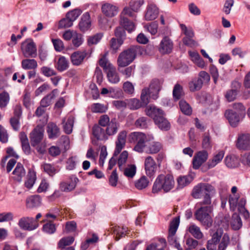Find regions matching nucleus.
<instances>
[{
  "instance_id": "nucleus-21",
  "label": "nucleus",
  "mask_w": 250,
  "mask_h": 250,
  "mask_svg": "<svg viewBox=\"0 0 250 250\" xmlns=\"http://www.w3.org/2000/svg\"><path fill=\"white\" fill-rule=\"evenodd\" d=\"M42 199L39 195H33L28 197L26 199V206L28 208H36L42 204Z\"/></svg>"
},
{
  "instance_id": "nucleus-61",
  "label": "nucleus",
  "mask_w": 250,
  "mask_h": 250,
  "mask_svg": "<svg viewBox=\"0 0 250 250\" xmlns=\"http://www.w3.org/2000/svg\"><path fill=\"white\" fill-rule=\"evenodd\" d=\"M42 229L44 231L49 234L54 233L56 229L55 225L50 222L45 224Z\"/></svg>"
},
{
  "instance_id": "nucleus-10",
  "label": "nucleus",
  "mask_w": 250,
  "mask_h": 250,
  "mask_svg": "<svg viewBox=\"0 0 250 250\" xmlns=\"http://www.w3.org/2000/svg\"><path fill=\"white\" fill-rule=\"evenodd\" d=\"M208 158V153L206 150H202L197 152L192 160L193 168L198 169L205 163Z\"/></svg>"
},
{
  "instance_id": "nucleus-25",
  "label": "nucleus",
  "mask_w": 250,
  "mask_h": 250,
  "mask_svg": "<svg viewBox=\"0 0 250 250\" xmlns=\"http://www.w3.org/2000/svg\"><path fill=\"white\" fill-rule=\"evenodd\" d=\"M107 71V77L111 83H117L120 81V77L113 65L109 66V70Z\"/></svg>"
},
{
  "instance_id": "nucleus-60",
  "label": "nucleus",
  "mask_w": 250,
  "mask_h": 250,
  "mask_svg": "<svg viewBox=\"0 0 250 250\" xmlns=\"http://www.w3.org/2000/svg\"><path fill=\"white\" fill-rule=\"evenodd\" d=\"M73 25L72 20L68 19L66 16L62 19L59 23V28H65L71 27Z\"/></svg>"
},
{
  "instance_id": "nucleus-63",
  "label": "nucleus",
  "mask_w": 250,
  "mask_h": 250,
  "mask_svg": "<svg viewBox=\"0 0 250 250\" xmlns=\"http://www.w3.org/2000/svg\"><path fill=\"white\" fill-rule=\"evenodd\" d=\"M83 42V39L81 34L75 33L72 38V43L76 47L80 46Z\"/></svg>"
},
{
  "instance_id": "nucleus-16",
  "label": "nucleus",
  "mask_w": 250,
  "mask_h": 250,
  "mask_svg": "<svg viewBox=\"0 0 250 250\" xmlns=\"http://www.w3.org/2000/svg\"><path fill=\"white\" fill-rule=\"evenodd\" d=\"M156 164L151 156L147 157L145 161V168L146 175L151 177L153 176L156 170Z\"/></svg>"
},
{
  "instance_id": "nucleus-50",
  "label": "nucleus",
  "mask_w": 250,
  "mask_h": 250,
  "mask_svg": "<svg viewBox=\"0 0 250 250\" xmlns=\"http://www.w3.org/2000/svg\"><path fill=\"white\" fill-rule=\"evenodd\" d=\"M107 109L106 106L100 103H95L91 106V110L93 113H104Z\"/></svg>"
},
{
  "instance_id": "nucleus-24",
  "label": "nucleus",
  "mask_w": 250,
  "mask_h": 250,
  "mask_svg": "<svg viewBox=\"0 0 250 250\" xmlns=\"http://www.w3.org/2000/svg\"><path fill=\"white\" fill-rule=\"evenodd\" d=\"M92 134L98 140H106L108 139L105 130L98 125H95L93 126Z\"/></svg>"
},
{
  "instance_id": "nucleus-8",
  "label": "nucleus",
  "mask_w": 250,
  "mask_h": 250,
  "mask_svg": "<svg viewBox=\"0 0 250 250\" xmlns=\"http://www.w3.org/2000/svg\"><path fill=\"white\" fill-rule=\"evenodd\" d=\"M18 225L23 230L31 231L37 229L39 224L38 221L32 217H23L19 220Z\"/></svg>"
},
{
  "instance_id": "nucleus-31",
  "label": "nucleus",
  "mask_w": 250,
  "mask_h": 250,
  "mask_svg": "<svg viewBox=\"0 0 250 250\" xmlns=\"http://www.w3.org/2000/svg\"><path fill=\"white\" fill-rule=\"evenodd\" d=\"M21 67L25 70H35L38 66L37 61L34 59H26L21 61Z\"/></svg>"
},
{
  "instance_id": "nucleus-47",
  "label": "nucleus",
  "mask_w": 250,
  "mask_h": 250,
  "mask_svg": "<svg viewBox=\"0 0 250 250\" xmlns=\"http://www.w3.org/2000/svg\"><path fill=\"white\" fill-rule=\"evenodd\" d=\"M128 158V152L126 150H124L120 154L117 162V164L120 170H123L124 167L126 162Z\"/></svg>"
},
{
  "instance_id": "nucleus-17",
  "label": "nucleus",
  "mask_w": 250,
  "mask_h": 250,
  "mask_svg": "<svg viewBox=\"0 0 250 250\" xmlns=\"http://www.w3.org/2000/svg\"><path fill=\"white\" fill-rule=\"evenodd\" d=\"M163 81L157 79L152 80L149 84V89L152 93V98L155 100L158 97L159 91L161 90Z\"/></svg>"
},
{
  "instance_id": "nucleus-55",
  "label": "nucleus",
  "mask_w": 250,
  "mask_h": 250,
  "mask_svg": "<svg viewBox=\"0 0 250 250\" xmlns=\"http://www.w3.org/2000/svg\"><path fill=\"white\" fill-rule=\"evenodd\" d=\"M74 124V119L72 117L68 118L66 122L63 125V130L66 134H70L72 131Z\"/></svg>"
},
{
  "instance_id": "nucleus-12",
  "label": "nucleus",
  "mask_w": 250,
  "mask_h": 250,
  "mask_svg": "<svg viewBox=\"0 0 250 250\" xmlns=\"http://www.w3.org/2000/svg\"><path fill=\"white\" fill-rule=\"evenodd\" d=\"M126 134L127 133L125 131H122L118 134L117 140L116 141V148L114 152V156H117L125 147Z\"/></svg>"
},
{
  "instance_id": "nucleus-28",
  "label": "nucleus",
  "mask_w": 250,
  "mask_h": 250,
  "mask_svg": "<svg viewBox=\"0 0 250 250\" xmlns=\"http://www.w3.org/2000/svg\"><path fill=\"white\" fill-rule=\"evenodd\" d=\"M225 164L229 168L237 167L239 165L238 158L234 155H230L226 157L225 159Z\"/></svg>"
},
{
  "instance_id": "nucleus-37",
  "label": "nucleus",
  "mask_w": 250,
  "mask_h": 250,
  "mask_svg": "<svg viewBox=\"0 0 250 250\" xmlns=\"http://www.w3.org/2000/svg\"><path fill=\"white\" fill-rule=\"evenodd\" d=\"M112 230L116 235V240H119L120 238L125 237L127 234V228L125 227L121 228L119 226H115L112 228Z\"/></svg>"
},
{
  "instance_id": "nucleus-35",
  "label": "nucleus",
  "mask_w": 250,
  "mask_h": 250,
  "mask_svg": "<svg viewBox=\"0 0 250 250\" xmlns=\"http://www.w3.org/2000/svg\"><path fill=\"white\" fill-rule=\"evenodd\" d=\"M190 233L196 239H201L203 237V234L201 232L200 228L196 225H190L188 228Z\"/></svg>"
},
{
  "instance_id": "nucleus-36",
  "label": "nucleus",
  "mask_w": 250,
  "mask_h": 250,
  "mask_svg": "<svg viewBox=\"0 0 250 250\" xmlns=\"http://www.w3.org/2000/svg\"><path fill=\"white\" fill-rule=\"evenodd\" d=\"M69 67L68 61L63 56L59 58L56 68L60 72L66 70Z\"/></svg>"
},
{
  "instance_id": "nucleus-54",
  "label": "nucleus",
  "mask_w": 250,
  "mask_h": 250,
  "mask_svg": "<svg viewBox=\"0 0 250 250\" xmlns=\"http://www.w3.org/2000/svg\"><path fill=\"white\" fill-rule=\"evenodd\" d=\"M10 100L9 94L5 91L0 93V107H5L8 104Z\"/></svg>"
},
{
  "instance_id": "nucleus-30",
  "label": "nucleus",
  "mask_w": 250,
  "mask_h": 250,
  "mask_svg": "<svg viewBox=\"0 0 250 250\" xmlns=\"http://www.w3.org/2000/svg\"><path fill=\"white\" fill-rule=\"evenodd\" d=\"M119 125L115 119H112L110 123L106 126L105 130L107 136H112L115 134L118 131Z\"/></svg>"
},
{
  "instance_id": "nucleus-40",
  "label": "nucleus",
  "mask_w": 250,
  "mask_h": 250,
  "mask_svg": "<svg viewBox=\"0 0 250 250\" xmlns=\"http://www.w3.org/2000/svg\"><path fill=\"white\" fill-rule=\"evenodd\" d=\"M152 97V93L149 88L143 89L141 95V100L144 105H146L149 103V98Z\"/></svg>"
},
{
  "instance_id": "nucleus-22",
  "label": "nucleus",
  "mask_w": 250,
  "mask_h": 250,
  "mask_svg": "<svg viewBox=\"0 0 250 250\" xmlns=\"http://www.w3.org/2000/svg\"><path fill=\"white\" fill-rule=\"evenodd\" d=\"M91 25L90 16L88 12L84 13L81 17L79 27L82 32H85L90 29Z\"/></svg>"
},
{
  "instance_id": "nucleus-57",
  "label": "nucleus",
  "mask_w": 250,
  "mask_h": 250,
  "mask_svg": "<svg viewBox=\"0 0 250 250\" xmlns=\"http://www.w3.org/2000/svg\"><path fill=\"white\" fill-rule=\"evenodd\" d=\"M237 94L234 90L229 89L226 91L225 97L228 102H231L236 99Z\"/></svg>"
},
{
  "instance_id": "nucleus-51",
  "label": "nucleus",
  "mask_w": 250,
  "mask_h": 250,
  "mask_svg": "<svg viewBox=\"0 0 250 250\" xmlns=\"http://www.w3.org/2000/svg\"><path fill=\"white\" fill-rule=\"evenodd\" d=\"M180 223L179 217H175L170 222L169 228V233L175 235Z\"/></svg>"
},
{
  "instance_id": "nucleus-1",
  "label": "nucleus",
  "mask_w": 250,
  "mask_h": 250,
  "mask_svg": "<svg viewBox=\"0 0 250 250\" xmlns=\"http://www.w3.org/2000/svg\"><path fill=\"white\" fill-rule=\"evenodd\" d=\"M174 178L172 175L160 174L154 182L152 192L154 194L158 193L162 190L165 192H167L174 188Z\"/></svg>"
},
{
  "instance_id": "nucleus-59",
  "label": "nucleus",
  "mask_w": 250,
  "mask_h": 250,
  "mask_svg": "<svg viewBox=\"0 0 250 250\" xmlns=\"http://www.w3.org/2000/svg\"><path fill=\"white\" fill-rule=\"evenodd\" d=\"M42 73L46 77L55 76L57 74L56 72L53 68L48 66H43L41 69Z\"/></svg>"
},
{
  "instance_id": "nucleus-43",
  "label": "nucleus",
  "mask_w": 250,
  "mask_h": 250,
  "mask_svg": "<svg viewBox=\"0 0 250 250\" xmlns=\"http://www.w3.org/2000/svg\"><path fill=\"white\" fill-rule=\"evenodd\" d=\"M74 241V238L68 236L62 238L58 244V248H65L66 246L71 245Z\"/></svg>"
},
{
  "instance_id": "nucleus-58",
  "label": "nucleus",
  "mask_w": 250,
  "mask_h": 250,
  "mask_svg": "<svg viewBox=\"0 0 250 250\" xmlns=\"http://www.w3.org/2000/svg\"><path fill=\"white\" fill-rule=\"evenodd\" d=\"M77 157L72 156L69 157L66 161V168L67 170H71L74 169L76 166Z\"/></svg>"
},
{
  "instance_id": "nucleus-34",
  "label": "nucleus",
  "mask_w": 250,
  "mask_h": 250,
  "mask_svg": "<svg viewBox=\"0 0 250 250\" xmlns=\"http://www.w3.org/2000/svg\"><path fill=\"white\" fill-rule=\"evenodd\" d=\"M231 227L235 230H239L242 226V222L239 215L236 213H233L230 222Z\"/></svg>"
},
{
  "instance_id": "nucleus-39",
  "label": "nucleus",
  "mask_w": 250,
  "mask_h": 250,
  "mask_svg": "<svg viewBox=\"0 0 250 250\" xmlns=\"http://www.w3.org/2000/svg\"><path fill=\"white\" fill-rule=\"evenodd\" d=\"M56 90V89H54L50 93L42 99L40 102L41 106L46 107L51 104L52 100L55 98V92Z\"/></svg>"
},
{
  "instance_id": "nucleus-33",
  "label": "nucleus",
  "mask_w": 250,
  "mask_h": 250,
  "mask_svg": "<svg viewBox=\"0 0 250 250\" xmlns=\"http://www.w3.org/2000/svg\"><path fill=\"white\" fill-rule=\"evenodd\" d=\"M172 95L175 101H178L182 98L185 95L182 86L177 83L173 87Z\"/></svg>"
},
{
  "instance_id": "nucleus-7",
  "label": "nucleus",
  "mask_w": 250,
  "mask_h": 250,
  "mask_svg": "<svg viewBox=\"0 0 250 250\" xmlns=\"http://www.w3.org/2000/svg\"><path fill=\"white\" fill-rule=\"evenodd\" d=\"M214 191L213 187L206 183H199L195 186L192 191L191 195L195 199H199L206 192H212Z\"/></svg>"
},
{
  "instance_id": "nucleus-5",
  "label": "nucleus",
  "mask_w": 250,
  "mask_h": 250,
  "mask_svg": "<svg viewBox=\"0 0 250 250\" xmlns=\"http://www.w3.org/2000/svg\"><path fill=\"white\" fill-rule=\"evenodd\" d=\"M146 139L145 134L141 132H133L130 135V141L137 143L134 149L138 152H143L144 148L146 149Z\"/></svg>"
},
{
  "instance_id": "nucleus-49",
  "label": "nucleus",
  "mask_w": 250,
  "mask_h": 250,
  "mask_svg": "<svg viewBox=\"0 0 250 250\" xmlns=\"http://www.w3.org/2000/svg\"><path fill=\"white\" fill-rule=\"evenodd\" d=\"M179 106L181 111L187 115H190L192 113V109L188 104L184 100L179 102Z\"/></svg>"
},
{
  "instance_id": "nucleus-14",
  "label": "nucleus",
  "mask_w": 250,
  "mask_h": 250,
  "mask_svg": "<svg viewBox=\"0 0 250 250\" xmlns=\"http://www.w3.org/2000/svg\"><path fill=\"white\" fill-rule=\"evenodd\" d=\"M87 55L88 52L86 50L75 51L71 55V62L73 65L79 66L83 62Z\"/></svg>"
},
{
  "instance_id": "nucleus-42",
  "label": "nucleus",
  "mask_w": 250,
  "mask_h": 250,
  "mask_svg": "<svg viewBox=\"0 0 250 250\" xmlns=\"http://www.w3.org/2000/svg\"><path fill=\"white\" fill-rule=\"evenodd\" d=\"M124 174L127 177L133 178L136 172V167L135 165H129L127 167H125L123 170Z\"/></svg>"
},
{
  "instance_id": "nucleus-6",
  "label": "nucleus",
  "mask_w": 250,
  "mask_h": 250,
  "mask_svg": "<svg viewBox=\"0 0 250 250\" xmlns=\"http://www.w3.org/2000/svg\"><path fill=\"white\" fill-rule=\"evenodd\" d=\"M21 50L25 58H35L37 56L36 44L31 39H27L22 42Z\"/></svg>"
},
{
  "instance_id": "nucleus-9",
  "label": "nucleus",
  "mask_w": 250,
  "mask_h": 250,
  "mask_svg": "<svg viewBox=\"0 0 250 250\" xmlns=\"http://www.w3.org/2000/svg\"><path fill=\"white\" fill-rule=\"evenodd\" d=\"M236 147L240 150H250V134L240 135L236 141Z\"/></svg>"
},
{
  "instance_id": "nucleus-19",
  "label": "nucleus",
  "mask_w": 250,
  "mask_h": 250,
  "mask_svg": "<svg viewBox=\"0 0 250 250\" xmlns=\"http://www.w3.org/2000/svg\"><path fill=\"white\" fill-rule=\"evenodd\" d=\"M225 115L232 127L236 126L240 121V113L234 110H228L225 112Z\"/></svg>"
},
{
  "instance_id": "nucleus-56",
  "label": "nucleus",
  "mask_w": 250,
  "mask_h": 250,
  "mask_svg": "<svg viewBox=\"0 0 250 250\" xmlns=\"http://www.w3.org/2000/svg\"><path fill=\"white\" fill-rule=\"evenodd\" d=\"M144 0H131L129 2V6L133 11L136 12L144 4Z\"/></svg>"
},
{
  "instance_id": "nucleus-13",
  "label": "nucleus",
  "mask_w": 250,
  "mask_h": 250,
  "mask_svg": "<svg viewBox=\"0 0 250 250\" xmlns=\"http://www.w3.org/2000/svg\"><path fill=\"white\" fill-rule=\"evenodd\" d=\"M173 42L167 36H165L160 42L159 51L162 54H169L173 48Z\"/></svg>"
},
{
  "instance_id": "nucleus-29",
  "label": "nucleus",
  "mask_w": 250,
  "mask_h": 250,
  "mask_svg": "<svg viewBox=\"0 0 250 250\" xmlns=\"http://www.w3.org/2000/svg\"><path fill=\"white\" fill-rule=\"evenodd\" d=\"M225 152L224 151L221 150L218 152L217 154L215 155L211 160H210L207 163L208 168L214 167L217 164L220 163L223 159L224 156Z\"/></svg>"
},
{
  "instance_id": "nucleus-26",
  "label": "nucleus",
  "mask_w": 250,
  "mask_h": 250,
  "mask_svg": "<svg viewBox=\"0 0 250 250\" xmlns=\"http://www.w3.org/2000/svg\"><path fill=\"white\" fill-rule=\"evenodd\" d=\"M47 132L50 139L58 138L60 134V129L56 124L49 123L47 126Z\"/></svg>"
},
{
  "instance_id": "nucleus-11",
  "label": "nucleus",
  "mask_w": 250,
  "mask_h": 250,
  "mask_svg": "<svg viewBox=\"0 0 250 250\" xmlns=\"http://www.w3.org/2000/svg\"><path fill=\"white\" fill-rule=\"evenodd\" d=\"M43 137V130L39 127L35 128L30 134L31 146H36L41 142Z\"/></svg>"
},
{
  "instance_id": "nucleus-23",
  "label": "nucleus",
  "mask_w": 250,
  "mask_h": 250,
  "mask_svg": "<svg viewBox=\"0 0 250 250\" xmlns=\"http://www.w3.org/2000/svg\"><path fill=\"white\" fill-rule=\"evenodd\" d=\"M12 174L14 175V180L20 182L21 181L22 178L25 176L26 171L23 165L21 163H18Z\"/></svg>"
},
{
  "instance_id": "nucleus-3",
  "label": "nucleus",
  "mask_w": 250,
  "mask_h": 250,
  "mask_svg": "<svg viewBox=\"0 0 250 250\" xmlns=\"http://www.w3.org/2000/svg\"><path fill=\"white\" fill-rule=\"evenodd\" d=\"M212 210V206H201L194 212L195 219L206 229H208L212 225L213 219L211 215Z\"/></svg>"
},
{
  "instance_id": "nucleus-27",
  "label": "nucleus",
  "mask_w": 250,
  "mask_h": 250,
  "mask_svg": "<svg viewBox=\"0 0 250 250\" xmlns=\"http://www.w3.org/2000/svg\"><path fill=\"white\" fill-rule=\"evenodd\" d=\"M121 26L130 33L135 29V26L133 22L129 20L127 17H120L119 21Z\"/></svg>"
},
{
  "instance_id": "nucleus-62",
  "label": "nucleus",
  "mask_w": 250,
  "mask_h": 250,
  "mask_svg": "<svg viewBox=\"0 0 250 250\" xmlns=\"http://www.w3.org/2000/svg\"><path fill=\"white\" fill-rule=\"evenodd\" d=\"M118 181V175L117 173L116 169H114L112 172L111 175L109 177V183L112 187H116L117 186V182Z\"/></svg>"
},
{
  "instance_id": "nucleus-64",
  "label": "nucleus",
  "mask_w": 250,
  "mask_h": 250,
  "mask_svg": "<svg viewBox=\"0 0 250 250\" xmlns=\"http://www.w3.org/2000/svg\"><path fill=\"white\" fill-rule=\"evenodd\" d=\"M135 125L136 127H140L141 128H146L147 127V122L146 117H142L138 119L135 123Z\"/></svg>"
},
{
  "instance_id": "nucleus-52",
  "label": "nucleus",
  "mask_w": 250,
  "mask_h": 250,
  "mask_svg": "<svg viewBox=\"0 0 250 250\" xmlns=\"http://www.w3.org/2000/svg\"><path fill=\"white\" fill-rule=\"evenodd\" d=\"M81 13L82 11L80 9L76 8L67 12L66 14V17L72 20V21L73 22Z\"/></svg>"
},
{
  "instance_id": "nucleus-46",
  "label": "nucleus",
  "mask_w": 250,
  "mask_h": 250,
  "mask_svg": "<svg viewBox=\"0 0 250 250\" xmlns=\"http://www.w3.org/2000/svg\"><path fill=\"white\" fill-rule=\"evenodd\" d=\"M202 86V82L198 79H195L189 83V88L192 92L199 90Z\"/></svg>"
},
{
  "instance_id": "nucleus-32",
  "label": "nucleus",
  "mask_w": 250,
  "mask_h": 250,
  "mask_svg": "<svg viewBox=\"0 0 250 250\" xmlns=\"http://www.w3.org/2000/svg\"><path fill=\"white\" fill-rule=\"evenodd\" d=\"M162 148V146L159 142H153L147 145L146 152L149 154L158 153Z\"/></svg>"
},
{
  "instance_id": "nucleus-53",
  "label": "nucleus",
  "mask_w": 250,
  "mask_h": 250,
  "mask_svg": "<svg viewBox=\"0 0 250 250\" xmlns=\"http://www.w3.org/2000/svg\"><path fill=\"white\" fill-rule=\"evenodd\" d=\"M44 171L50 176H53L57 172V169L53 165L50 164L44 163L41 166Z\"/></svg>"
},
{
  "instance_id": "nucleus-4",
  "label": "nucleus",
  "mask_w": 250,
  "mask_h": 250,
  "mask_svg": "<svg viewBox=\"0 0 250 250\" xmlns=\"http://www.w3.org/2000/svg\"><path fill=\"white\" fill-rule=\"evenodd\" d=\"M139 50L138 46H132L122 52L117 58L118 67H125L131 63L136 58Z\"/></svg>"
},
{
  "instance_id": "nucleus-45",
  "label": "nucleus",
  "mask_w": 250,
  "mask_h": 250,
  "mask_svg": "<svg viewBox=\"0 0 250 250\" xmlns=\"http://www.w3.org/2000/svg\"><path fill=\"white\" fill-rule=\"evenodd\" d=\"M36 180V174L34 171H29L27 180L24 183L25 187L31 188Z\"/></svg>"
},
{
  "instance_id": "nucleus-15",
  "label": "nucleus",
  "mask_w": 250,
  "mask_h": 250,
  "mask_svg": "<svg viewBox=\"0 0 250 250\" xmlns=\"http://www.w3.org/2000/svg\"><path fill=\"white\" fill-rule=\"evenodd\" d=\"M78 181V178L74 177L66 181H63L60 184V189L62 192H70L75 188Z\"/></svg>"
},
{
  "instance_id": "nucleus-18",
  "label": "nucleus",
  "mask_w": 250,
  "mask_h": 250,
  "mask_svg": "<svg viewBox=\"0 0 250 250\" xmlns=\"http://www.w3.org/2000/svg\"><path fill=\"white\" fill-rule=\"evenodd\" d=\"M102 13L107 17L112 18L118 13V7L109 3H105L102 5Z\"/></svg>"
},
{
  "instance_id": "nucleus-41",
  "label": "nucleus",
  "mask_w": 250,
  "mask_h": 250,
  "mask_svg": "<svg viewBox=\"0 0 250 250\" xmlns=\"http://www.w3.org/2000/svg\"><path fill=\"white\" fill-rule=\"evenodd\" d=\"M193 178L190 175L180 176L177 179L178 186L179 188H183L192 181Z\"/></svg>"
},
{
  "instance_id": "nucleus-48",
  "label": "nucleus",
  "mask_w": 250,
  "mask_h": 250,
  "mask_svg": "<svg viewBox=\"0 0 250 250\" xmlns=\"http://www.w3.org/2000/svg\"><path fill=\"white\" fill-rule=\"evenodd\" d=\"M229 243V236L227 233L224 234L219 244L217 250H226Z\"/></svg>"
},
{
  "instance_id": "nucleus-2",
  "label": "nucleus",
  "mask_w": 250,
  "mask_h": 250,
  "mask_svg": "<svg viewBox=\"0 0 250 250\" xmlns=\"http://www.w3.org/2000/svg\"><path fill=\"white\" fill-rule=\"evenodd\" d=\"M146 113L153 118L155 124L161 130L167 131L170 129V124L164 117V113L162 109L150 106L146 109Z\"/></svg>"
},
{
  "instance_id": "nucleus-44",
  "label": "nucleus",
  "mask_w": 250,
  "mask_h": 250,
  "mask_svg": "<svg viewBox=\"0 0 250 250\" xmlns=\"http://www.w3.org/2000/svg\"><path fill=\"white\" fill-rule=\"evenodd\" d=\"M148 180L146 176H143L136 181L135 186L138 189L142 190L146 188L148 186Z\"/></svg>"
},
{
  "instance_id": "nucleus-38",
  "label": "nucleus",
  "mask_w": 250,
  "mask_h": 250,
  "mask_svg": "<svg viewBox=\"0 0 250 250\" xmlns=\"http://www.w3.org/2000/svg\"><path fill=\"white\" fill-rule=\"evenodd\" d=\"M125 29L121 26L117 27L114 30V35L120 43H123L126 38Z\"/></svg>"
},
{
  "instance_id": "nucleus-20",
  "label": "nucleus",
  "mask_w": 250,
  "mask_h": 250,
  "mask_svg": "<svg viewBox=\"0 0 250 250\" xmlns=\"http://www.w3.org/2000/svg\"><path fill=\"white\" fill-rule=\"evenodd\" d=\"M158 14L159 9L157 6L152 3H149L147 6L145 19L146 21L154 20L157 18Z\"/></svg>"
}]
</instances>
